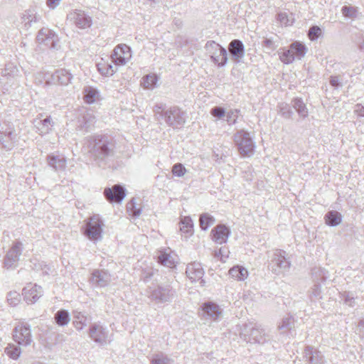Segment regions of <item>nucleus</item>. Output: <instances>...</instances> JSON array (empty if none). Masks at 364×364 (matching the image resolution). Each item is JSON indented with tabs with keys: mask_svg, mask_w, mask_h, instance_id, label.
<instances>
[{
	"mask_svg": "<svg viewBox=\"0 0 364 364\" xmlns=\"http://www.w3.org/2000/svg\"><path fill=\"white\" fill-rule=\"evenodd\" d=\"M73 314V325L77 331H81L86 325L87 321V315L85 312L75 310Z\"/></svg>",
	"mask_w": 364,
	"mask_h": 364,
	"instance_id": "c85d7f7f",
	"label": "nucleus"
},
{
	"mask_svg": "<svg viewBox=\"0 0 364 364\" xmlns=\"http://www.w3.org/2000/svg\"><path fill=\"white\" fill-rule=\"evenodd\" d=\"M268 267L275 274L288 272L291 267V262L287 257V252L282 250H274Z\"/></svg>",
	"mask_w": 364,
	"mask_h": 364,
	"instance_id": "20e7f679",
	"label": "nucleus"
},
{
	"mask_svg": "<svg viewBox=\"0 0 364 364\" xmlns=\"http://www.w3.org/2000/svg\"><path fill=\"white\" fill-rule=\"evenodd\" d=\"M210 57L211 61L218 67L225 66L228 62V53L224 47H220V50L218 52H215V54L210 55Z\"/></svg>",
	"mask_w": 364,
	"mask_h": 364,
	"instance_id": "bb28decb",
	"label": "nucleus"
},
{
	"mask_svg": "<svg viewBox=\"0 0 364 364\" xmlns=\"http://www.w3.org/2000/svg\"><path fill=\"white\" fill-rule=\"evenodd\" d=\"M87 146L91 158L100 167H105L112 161L117 154L114 141L105 134L88 136Z\"/></svg>",
	"mask_w": 364,
	"mask_h": 364,
	"instance_id": "f257e3e1",
	"label": "nucleus"
},
{
	"mask_svg": "<svg viewBox=\"0 0 364 364\" xmlns=\"http://www.w3.org/2000/svg\"><path fill=\"white\" fill-rule=\"evenodd\" d=\"M215 223V218L208 213H203L199 218V225L202 230H206Z\"/></svg>",
	"mask_w": 364,
	"mask_h": 364,
	"instance_id": "a19ab883",
	"label": "nucleus"
},
{
	"mask_svg": "<svg viewBox=\"0 0 364 364\" xmlns=\"http://www.w3.org/2000/svg\"><path fill=\"white\" fill-rule=\"evenodd\" d=\"M234 141L242 156H250L254 154L255 145L250 133L241 129L234 135Z\"/></svg>",
	"mask_w": 364,
	"mask_h": 364,
	"instance_id": "39448f33",
	"label": "nucleus"
},
{
	"mask_svg": "<svg viewBox=\"0 0 364 364\" xmlns=\"http://www.w3.org/2000/svg\"><path fill=\"white\" fill-rule=\"evenodd\" d=\"M341 13L345 18L351 20L357 18L359 14L358 7L346 5L341 8Z\"/></svg>",
	"mask_w": 364,
	"mask_h": 364,
	"instance_id": "58836bf2",
	"label": "nucleus"
},
{
	"mask_svg": "<svg viewBox=\"0 0 364 364\" xmlns=\"http://www.w3.org/2000/svg\"><path fill=\"white\" fill-rule=\"evenodd\" d=\"M220 47H223L220 44L217 43L214 41H209L206 43L205 48L208 53L210 55L215 54V52H218L220 50Z\"/></svg>",
	"mask_w": 364,
	"mask_h": 364,
	"instance_id": "8fccbe9b",
	"label": "nucleus"
},
{
	"mask_svg": "<svg viewBox=\"0 0 364 364\" xmlns=\"http://www.w3.org/2000/svg\"><path fill=\"white\" fill-rule=\"evenodd\" d=\"M304 359L307 364H323V355L317 349L306 346L304 351Z\"/></svg>",
	"mask_w": 364,
	"mask_h": 364,
	"instance_id": "5701e85b",
	"label": "nucleus"
},
{
	"mask_svg": "<svg viewBox=\"0 0 364 364\" xmlns=\"http://www.w3.org/2000/svg\"><path fill=\"white\" fill-rule=\"evenodd\" d=\"M106 199L111 203H120L126 196V189L120 184H115L104 191Z\"/></svg>",
	"mask_w": 364,
	"mask_h": 364,
	"instance_id": "2eb2a0df",
	"label": "nucleus"
},
{
	"mask_svg": "<svg viewBox=\"0 0 364 364\" xmlns=\"http://www.w3.org/2000/svg\"><path fill=\"white\" fill-rule=\"evenodd\" d=\"M97 70L102 75L112 76L117 72V68L116 65L113 66L110 63L104 62L97 63Z\"/></svg>",
	"mask_w": 364,
	"mask_h": 364,
	"instance_id": "c9c22d12",
	"label": "nucleus"
},
{
	"mask_svg": "<svg viewBox=\"0 0 364 364\" xmlns=\"http://www.w3.org/2000/svg\"><path fill=\"white\" fill-rule=\"evenodd\" d=\"M95 123V117L94 116L92 111L87 109H82L80 111L76 129L82 134H85L92 129Z\"/></svg>",
	"mask_w": 364,
	"mask_h": 364,
	"instance_id": "9b49d317",
	"label": "nucleus"
},
{
	"mask_svg": "<svg viewBox=\"0 0 364 364\" xmlns=\"http://www.w3.org/2000/svg\"><path fill=\"white\" fill-rule=\"evenodd\" d=\"M186 117V112L177 106H173L166 109L163 119L168 127L179 129L185 124Z\"/></svg>",
	"mask_w": 364,
	"mask_h": 364,
	"instance_id": "0eeeda50",
	"label": "nucleus"
},
{
	"mask_svg": "<svg viewBox=\"0 0 364 364\" xmlns=\"http://www.w3.org/2000/svg\"><path fill=\"white\" fill-rule=\"evenodd\" d=\"M15 139L14 129L9 122L0 123V143L7 149H11Z\"/></svg>",
	"mask_w": 364,
	"mask_h": 364,
	"instance_id": "ddd939ff",
	"label": "nucleus"
},
{
	"mask_svg": "<svg viewBox=\"0 0 364 364\" xmlns=\"http://www.w3.org/2000/svg\"><path fill=\"white\" fill-rule=\"evenodd\" d=\"M23 250V244L20 240L13 242L11 247L4 256L3 264L7 269H16L18 265L20 257Z\"/></svg>",
	"mask_w": 364,
	"mask_h": 364,
	"instance_id": "423d86ee",
	"label": "nucleus"
},
{
	"mask_svg": "<svg viewBox=\"0 0 364 364\" xmlns=\"http://www.w3.org/2000/svg\"><path fill=\"white\" fill-rule=\"evenodd\" d=\"M61 0H47V6L51 9H54L55 8H56L60 2Z\"/></svg>",
	"mask_w": 364,
	"mask_h": 364,
	"instance_id": "338daca9",
	"label": "nucleus"
},
{
	"mask_svg": "<svg viewBox=\"0 0 364 364\" xmlns=\"http://www.w3.org/2000/svg\"><path fill=\"white\" fill-rule=\"evenodd\" d=\"M48 165L55 171H63L67 165L66 158L63 155L50 154L46 157Z\"/></svg>",
	"mask_w": 364,
	"mask_h": 364,
	"instance_id": "aec40b11",
	"label": "nucleus"
},
{
	"mask_svg": "<svg viewBox=\"0 0 364 364\" xmlns=\"http://www.w3.org/2000/svg\"><path fill=\"white\" fill-rule=\"evenodd\" d=\"M89 281L95 287H105L111 282V275L107 270L95 269Z\"/></svg>",
	"mask_w": 364,
	"mask_h": 364,
	"instance_id": "dca6fc26",
	"label": "nucleus"
},
{
	"mask_svg": "<svg viewBox=\"0 0 364 364\" xmlns=\"http://www.w3.org/2000/svg\"><path fill=\"white\" fill-rule=\"evenodd\" d=\"M312 294L315 297L320 296V294H321V285L318 283L315 284L314 285V287L312 289Z\"/></svg>",
	"mask_w": 364,
	"mask_h": 364,
	"instance_id": "69168bd1",
	"label": "nucleus"
},
{
	"mask_svg": "<svg viewBox=\"0 0 364 364\" xmlns=\"http://www.w3.org/2000/svg\"><path fill=\"white\" fill-rule=\"evenodd\" d=\"M294 326V318L291 316L284 317L281 322L279 323L277 328L281 333H285L290 331Z\"/></svg>",
	"mask_w": 364,
	"mask_h": 364,
	"instance_id": "72a5a7b5",
	"label": "nucleus"
},
{
	"mask_svg": "<svg viewBox=\"0 0 364 364\" xmlns=\"http://www.w3.org/2000/svg\"><path fill=\"white\" fill-rule=\"evenodd\" d=\"M176 295V291L169 282L158 284L151 288L150 298L156 304H164L171 301Z\"/></svg>",
	"mask_w": 364,
	"mask_h": 364,
	"instance_id": "7ed1b4c3",
	"label": "nucleus"
},
{
	"mask_svg": "<svg viewBox=\"0 0 364 364\" xmlns=\"http://www.w3.org/2000/svg\"><path fill=\"white\" fill-rule=\"evenodd\" d=\"M127 210L129 215L134 217H139L141 213V208L138 207L135 199L132 198L127 205Z\"/></svg>",
	"mask_w": 364,
	"mask_h": 364,
	"instance_id": "a18cd8bd",
	"label": "nucleus"
},
{
	"mask_svg": "<svg viewBox=\"0 0 364 364\" xmlns=\"http://www.w3.org/2000/svg\"><path fill=\"white\" fill-rule=\"evenodd\" d=\"M326 225L331 227H336L342 222V215L336 210H330L324 216Z\"/></svg>",
	"mask_w": 364,
	"mask_h": 364,
	"instance_id": "cd10ccee",
	"label": "nucleus"
},
{
	"mask_svg": "<svg viewBox=\"0 0 364 364\" xmlns=\"http://www.w3.org/2000/svg\"><path fill=\"white\" fill-rule=\"evenodd\" d=\"M154 274V270L153 268L150 267L149 269H145L142 272L141 277L145 282H146L151 279Z\"/></svg>",
	"mask_w": 364,
	"mask_h": 364,
	"instance_id": "680f3d73",
	"label": "nucleus"
},
{
	"mask_svg": "<svg viewBox=\"0 0 364 364\" xmlns=\"http://www.w3.org/2000/svg\"><path fill=\"white\" fill-rule=\"evenodd\" d=\"M103 223L98 215H94L87 222L84 234L90 240H98L102 238Z\"/></svg>",
	"mask_w": 364,
	"mask_h": 364,
	"instance_id": "6e6552de",
	"label": "nucleus"
},
{
	"mask_svg": "<svg viewBox=\"0 0 364 364\" xmlns=\"http://www.w3.org/2000/svg\"><path fill=\"white\" fill-rule=\"evenodd\" d=\"M13 338L14 341L20 346L31 345L32 336L30 326L24 323H18L13 331Z\"/></svg>",
	"mask_w": 364,
	"mask_h": 364,
	"instance_id": "9d476101",
	"label": "nucleus"
},
{
	"mask_svg": "<svg viewBox=\"0 0 364 364\" xmlns=\"http://www.w3.org/2000/svg\"><path fill=\"white\" fill-rule=\"evenodd\" d=\"M211 234L213 240L221 245L227 242L230 234V230L226 225L221 224L215 227L212 230Z\"/></svg>",
	"mask_w": 364,
	"mask_h": 364,
	"instance_id": "412c9836",
	"label": "nucleus"
},
{
	"mask_svg": "<svg viewBox=\"0 0 364 364\" xmlns=\"http://www.w3.org/2000/svg\"><path fill=\"white\" fill-rule=\"evenodd\" d=\"M7 301L11 306H15L20 301V295L16 291L9 292L7 296Z\"/></svg>",
	"mask_w": 364,
	"mask_h": 364,
	"instance_id": "4d7b16f0",
	"label": "nucleus"
},
{
	"mask_svg": "<svg viewBox=\"0 0 364 364\" xmlns=\"http://www.w3.org/2000/svg\"><path fill=\"white\" fill-rule=\"evenodd\" d=\"M263 46H265L267 48H269L272 50H274L276 48L274 43L273 42V41H272L269 38H266L263 41Z\"/></svg>",
	"mask_w": 364,
	"mask_h": 364,
	"instance_id": "0e129e2a",
	"label": "nucleus"
},
{
	"mask_svg": "<svg viewBox=\"0 0 364 364\" xmlns=\"http://www.w3.org/2000/svg\"><path fill=\"white\" fill-rule=\"evenodd\" d=\"M312 274L314 277V279L321 282H324L326 279V270L321 267H315L312 269Z\"/></svg>",
	"mask_w": 364,
	"mask_h": 364,
	"instance_id": "3c124183",
	"label": "nucleus"
},
{
	"mask_svg": "<svg viewBox=\"0 0 364 364\" xmlns=\"http://www.w3.org/2000/svg\"><path fill=\"white\" fill-rule=\"evenodd\" d=\"M186 274L192 282L200 281V282L203 284L205 283L204 280L203 279L204 270L200 263L193 262L188 264Z\"/></svg>",
	"mask_w": 364,
	"mask_h": 364,
	"instance_id": "a211bd4d",
	"label": "nucleus"
},
{
	"mask_svg": "<svg viewBox=\"0 0 364 364\" xmlns=\"http://www.w3.org/2000/svg\"><path fill=\"white\" fill-rule=\"evenodd\" d=\"M228 50L232 59L235 63L241 62L245 56V46L239 39H234L228 45Z\"/></svg>",
	"mask_w": 364,
	"mask_h": 364,
	"instance_id": "f3484780",
	"label": "nucleus"
},
{
	"mask_svg": "<svg viewBox=\"0 0 364 364\" xmlns=\"http://www.w3.org/2000/svg\"><path fill=\"white\" fill-rule=\"evenodd\" d=\"M330 84L334 87H338L341 85L338 76H331L330 78Z\"/></svg>",
	"mask_w": 364,
	"mask_h": 364,
	"instance_id": "774afa93",
	"label": "nucleus"
},
{
	"mask_svg": "<svg viewBox=\"0 0 364 364\" xmlns=\"http://www.w3.org/2000/svg\"><path fill=\"white\" fill-rule=\"evenodd\" d=\"M229 274L231 277L238 280L243 281L248 276L247 270L242 266H235L229 270Z\"/></svg>",
	"mask_w": 364,
	"mask_h": 364,
	"instance_id": "2f4dec72",
	"label": "nucleus"
},
{
	"mask_svg": "<svg viewBox=\"0 0 364 364\" xmlns=\"http://www.w3.org/2000/svg\"><path fill=\"white\" fill-rule=\"evenodd\" d=\"M41 19V17L36 15V13L34 10H27L25 11L21 16L22 23H24V26L26 28H28L31 26L33 22H38Z\"/></svg>",
	"mask_w": 364,
	"mask_h": 364,
	"instance_id": "7c9ffc66",
	"label": "nucleus"
},
{
	"mask_svg": "<svg viewBox=\"0 0 364 364\" xmlns=\"http://www.w3.org/2000/svg\"><path fill=\"white\" fill-rule=\"evenodd\" d=\"M36 40L39 44L44 45L48 48H54L58 38L52 30L43 28L38 31Z\"/></svg>",
	"mask_w": 364,
	"mask_h": 364,
	"instance_id": "4468645a",
	"label": "nucleus"
},
{
	"mask_svg": "<svg viewBox=\"0 0 364 364\" xmlns=\"http://www.w3.org/2000/svg\"><path fill=\"white\" fill-rule=\"evenodd\" d=\"M240 111L238 109H231L230 110L227 114V122L228 124L232 125L235 124L237 122Z\"/></svg>",
	"mask_w": 364,
	"mask_h": 364,
	"instance_id": "603ef678",
	"label": "nucleus"
},
{
	"mask_svg": "<svg viewBox=\"0 0 364 364\" xmlns=\"http://www.w3.org/2000/svg\"><path fill=\"white\" fill-rule=\"evenodd\" d=\"M158 262L167 267H173L174 266V261L170 254L160 251L159 255L157 256Z\"/></svg>",
	"mask_w": 364,
	"mask_h": 364,
	"instance_id": "ea45409f",
	"label": "nucleus"
},
{
	"mask_svg": "<svg viewBox=\"0 0 364 364\" xmlns=\"http://www.w3.org/2000/svg\"><path fill=\"white\" fill-rule=\"evenodd\" d=\"M291 52H293L295 59L300 60L304 57L306 53V47L304 44L296 41L291 44Z\"/></svg>",
	"mask_w": 364,
	"mask_h": 364,
	"instance_id": "473e14b6",
	"label": "nucleus"
},
{
	"mask_svg": "<svg viewBox=\"0 0 364 364\" xmlns=\"http://www.w3.org/2000/svg\"><path fill=\"white\" fill-rule=\"evenodd\" d=\"M33 123L36 128V132L41 136L48 134L52 130L54 124L50 116L44 119L38 117L34 119Z\"/></svg>",
	"mask_w": 364,
	"mask_h": 364,
	"instance_id": "b1692460",
	"label": "nucleus"
},
{
	"mask_svg": "<svg viewBox=\"0 0 364 364\" xmlns=\"http://www.w3.org/2000/svg\"><path fill=\"white\" fill-rule=\"evenodd\" d=\"M89 337L100 346H105L111 343L108 330L99 323H95L90 326Z\"/></svg>",
	"mask_w": 364,
	"mask_h": 364,
	"instance_id": "1a4fd4ad",
	"label": "nucleus"
},
{
	"mask_svg": "<svg viewBox=\"0 0 364 364\" xmlns=\"http://www.w3.org/2000/svg\"><path fill=\"white\" fill-rule=\"evenodd\" d=\"M151 364H173V360L163 353L156 354L153 356Z\"/></svg>",
	"mask_w": 364,
	"mask_h": 364,
	"instance_id": "49530a36",
	"label": "nucleus"
},
{
	"mask_svg": "<svg viewBox=\"0 0 364 364\" xmlns=\"http://www.w3.org/2000/svg\"><path fill=\"white\" fill-rule=\"evenodd\" d=\"M341 297L344 300L345 304L349 306L355 305V297L352 293L345 291L342 294Z\"/></svg>",
	"mask_w": 364,
	"mask_h": 364,
	"instance_id": "13d9d810",
	"label": "nucleus"
},
{
	"mask_svg": "<svg viewBox=\"0 0 364 364\" xmlns=\"http://www.w3.org/2000/svg\"><path fill=\"white\" fill-rule=\"evenodd\" d=\"M31 262L33 264L32 268L35 270H44V269H47L48 270L50 269V267L47 265L44 262H40L37 259L31 260Z\"/></svg>",
	"mask_w": 364,
	"mask_h": 364,
	"instance_id": "bf43d9fd",
	"label": "nucleus"
},
{
	"mask_svg": "<svg viewBox=\"0 0 364 364\" xmlns=\"http://www.w3.org/2000/svg\"><path fill=\"white\" fill-rule=\"evenodd\" d=\"M72 77L73 75L68 70L65 69H59L52 74L51 80L55 84L67 85L70 82Z\"/></svg>",
	"mask_w": 364,
	"mask_h": 364,
	"instance_id": "a878e982",
	"label": "nucleus"
},
{
	"mask_svg": "<svg viewBox=\"0 0 364 364\" xmlns=\"http://www.w3.org/2000/svg\"><path fill=\"white\" fill-rule=\"evenodd\" d=\"M202 310L208 318L213 321H218L223 313V309L220 306L213 301L204 303L202 306Z\"/></svg>",
	"mask_w": 364,
	"mask_h": 364,
	"instance_id": "4be33fe9",
	"label": "nucleus"
},
{
	"mask_svg": "<svg viewBox=\"0 0 364 364\" xmlns=\"http://www.w3.org/2000/svg\"><path fill=\"white\" fill-rule=\"evenodd\" d=\"M186 172V169L183 164L178 163L173 165L172 168V173L178 177L184 176Z\"/></svg>",
	"mask_w": 364,
	"mask_h": 364,
	"instance_id": "6e6d98bb",
	"label": "nucleus"
},
{
	"mask_svg": "<svg viewBox=\"0 0 364 364\" xmlns=\"http://www.w3.org/2000/svg\"><path fill=\"white\" fill-rule=\"evenodd\" d=\"M239 336L244 341L250 343L264 344L269 339L264 330L253 323H244L240 328Z\"/></svg>",
	"mask_w": 364,
	"mask_h": 364,
	"instance_id": "f03ea898",
	"label": "nucleus"
},
{
	"mask_svg": "<svg viewBox=\"0 0 364 364\" xmlns=\"http://www.w3.org/2000/svg\"><path fill=\"white\" fill-rule=\"evenodd\" d=\"M180 231L184 234V237L188 238L193 235V223L190 217H184L180 223Z\"/></svg>",
	"mask_w": 364,
	"mask_h": 364,
	"instance_id": "c756f323",
	"label": "nucleus"
},
{
	"mask_svg": "<svg viewBox=\"0 0 364 364\" xmlns=\"http://www.w3.org/2000/svg\"><path fill=\"white\" fill-rule=\"evenodd\" d=\"M277 21L282 25L287 26L289 25V18L288 15L285 12H279L277 15Z\"/></svg>",
	"mask_w": 364,
	"mask_h": 364,
	"instance_id": "e2e57ef3",
	"label": "nucleus"
},
{
	"mask_svg": "<svg viewBox=\"0 0 364 364\" xmlns=\"http://www.w3.org/2000/svg\"><path fill=\"white\" fill-rule=\"evenodd\" d=\"M279 58L285 64L291 63L295 60V58L293 52H291V47L288 50H284L280 54Z\"/></svg>",
	"mask_w": 364,
	"mask_h": 364,
	"instance_id": "de8ad7c7",
	"label": "nucleus"
},
{
	"mask_svg": "<svg viewBox=\"0 0 364 364\" xmlns=\"http://www.w3.org/2000/svg\"><path fill=\"white\" fill-rule=\"evenodd\" d=\"M55 323L60 326H66L70 320V314L67 310L60 309L54 316Z\"/></svg>",
	"mask_w": 364,
	"mask_h": 364,
	"instance_id": "f704fd0d",
	"label": "nucleus"
},
{
	"mask_svg": "<svg viewBox=\"0 0 364 364\" xmlns=\"http://www.w3.org/2000/svg\"><path fill=\"white\" fill-rule=\"evenodd\" d=\"M292 105L301 117L305 118L308 116V109L301 98H294L292 100Z\"/></svg>",
	"mask_w": 364,
	"mask_h": 364,
	"instance_id": "e433bc0d",
	"label": "nucleus"
},
{
	"mask_svg": "<svg viewBox=\"0 0 364 364\" xmlns=\"http://www.w3.org/2000/svg\"><path fill=\"white\" fill-rule=\"evenodd\" d=\"M131 58V48L126 44L117 45L111 55L112 62L116 66L125 65Z\"/></svg>",
	"mask_w": 364,
	"mask_h": 364,
	"instance_id": "f8f14e48",
	"label": "nucleus"
},
{
	"mask_svg": "<svg viewBox=\"0 0 364 364\" xmlns=\"http://www.w3.org/2000/svg\"><path fill=\"white\" fill-rule=\"evenodd\" d=\"M42 288L37 284H34L32 287H26L23 289V295L28 303L36 302L42 296Z\"/></svg>",
	"mask_w": 364,
	"mask_h": 364,
	"instance_id": "393cba45",
	"label": "nucleus"
},
{
	"mask_svg": "<svg viewBox=\"0 0 364 364\" xmlns=\"http://www.w3.org/2000/svg\"><path fill=\"white\" fill-rule=\"evenodd\" d=\"M2 75L7 78H16L19 75V70L16 65L9 63L5 65L4 69L2 70Z\"/></svg>",
	"mask_w": 364,
	"mask_h": 364,
	"instance_id": "4c0bfd02",
	"label": "nucleus"
},
{
	"mask_svg": "<svg viewBox=\"0 0 364 364\" xmlns=\"http://www.w3.org/2000/svg\"><path fill=\"white\" fill-rule=\"evenodd\" d=\"M210 114L219 119L222 118L225 114V109L222 107H214L210 110Z\"/></svg>",
	"mask_w": 364,
	"mask_h": 364,
	"instance_id": "052dcab7",
	"label": "nucleus"
},
{
	"mask_svg": "<svg viewBox=\"0 0 364 364\" xmlns=\"http://www.w3.org/2000/svg\"><path fill=\"white\" fill-rule=\"evenodd\" d=\"M4 351L9 358L14 360L18 359L21 353V348L14 344H9Z\"/></svg>",
	"mask_w": 364,
	"mask_h": 364,
	"instance_id": "c03bdc74",
	"label": "nucleus"
},
{
	"mask_svg": "<svg viewBox=\"0 0 364 364\" xmlns=\"http://www.w3.org/2000/svg\"><path fill=\"white\" fill-rule=\"evenodd\" d=\"M157 82V77L155 75H146L144 81V86L148 89H152L154 87Z\"/></svg>",
	"mask_w": 364,
	"mask_h": 364,
	"instance_id": "864d4df0",
	"label": "nucleus"
},
{
	"mask_svg": "<svg viewBox=\"0 0 364 364\" xmlns=\"http://www.w3.org/2000/svg\"><path fill=\"white\" fill-rule=\"evenodd\" d=\"M70 18L73 20L79 28L85 29L92 25V18L82 11H75L69 15Z\"/></svg>",
	"mask_w": 364,
	"mask_h": 364,
	"instance_id": "6ab92c4d",
	"label": "nucleus"
},
{
	"mask_svg": "<svg viewBox=\"0 0 364 364\" xmlns=\"http://www.w3.org/2000/svg\"><path fill=\"white\" fill-rule=\"evenodd\" d=\"M322 34L321 28L318 26H312L308 31L309 38L314 41L318 38Z\"/></svg>",
	"mask_w": 364,
	"mask_h": 364,
	"instance_id": "09e8293b",
	"label": "nucleus"
},
{
	"mask_svg": "<svg viewBox=\"0 0 364 364\" xmlns=\"http://www.w3.org/2000/svg\"><path fill=\"white\" fill-rule=\"evenodd\" d=\"M153 111L157 120H159L160 118L163 119L164 117L166 109L163 104H157L154 105Z\"/></svg>",
	"mask_w": 364,
	"mask_h": 364,
	"instance_id": "5fc2aeb1",
	"label": "nucleus"
},
{
	"mask_svg": "<svg viewBox=\"0 0 364 364\" xmlns=\"http://www.w3.org/2000/svg\"><path fill=\"white\" fill-rule=\"evenodd\" d=\"M279 114L285 119H290L293 114V111L289 105L285 102H280L277 105Z\"/></svg>",
	"mask_w": 364,
	"mask_h": 364,
	"instance_id": "79ce46f5",
	"label": "nucleus"
},
{
	"mask_svg": "<svg viewBox=\"0 0 364 364\" xmlns=\"http://www.w3.org/2000/svg\"><path fill=\"white\" fill-rule=\"evenodd\" d=\"M84 93V100L88 104L93 103L98 95L97 90L91 87L85 88Z\"/></svg>",
	"mask_w": 364,
	"mask_h": 364,
	"instance_id": "37998d69",
	"label": "nucleus"
}]
</instances>
